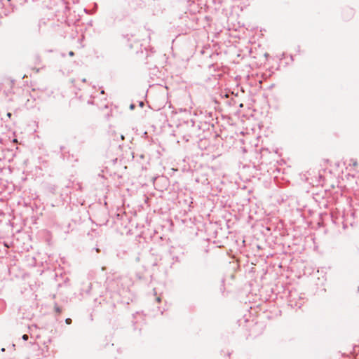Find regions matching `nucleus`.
Wrapping results in <instances>:
<instances>
[{
    "label": "nucleus",
    "instance_id": "1",
    "mask_svg": "<svg viewBox=\"0 0 359 359\" xmlns=\"http://www.w3.org/2000/svg\"><path fill=\"white\" fill-rule=\"evenodd\" d=\"M55 312L57 313H61V309L58 306H55Z\"/></svg>",
    "mask_w": 359,
    "mask_h": 359
},
{
    "label": "nucleus",
    "instance_id": "2",
    "mask_svg": "<svg viewBox=\"0 0 359 359\" xmlns=\"http://www.w3.org/2000/svg\"><path fill=\"white\" fill-rule=\"evenodd\" d=\"M22 339L25 340V341H27L28 339V335L27 334H24L22 336Z\"/></svg>",
    "mask_w": 359,
    "mask_h": 359
},
{
    "label": "nucleus",
    "instance_id": "3",
    "mask_svg": "<svg viewBox=\"0 0 359 359\" xmlns=\"http://www.w3.org/2000/svg\"><path fill=\"white\" fill-rule=\"evenodd\" d=\"M65 321L67 324H70L72 323V320L70 318H67Z\"/></svg>",
    "mask_w": 359,
    "mask_h": 359
},
{
    "label": "nucleus",
    "instance_id": "4",
    "mask_svg": "<svg viewBox=\"0 0 359 359\" xmlns=\"http://www.w3.org/2000/svg\"><path fill=\"white\" fill-rule=\"evenodd\" d=\"M357 165H358L357 161H353V166H357Z\"/></svg>",
    "mask_w": 359,
    "mask_h": 359
},
{
    "label": "nucleus",
    "instance_id": "5",
    "mask_svg": "<svg viewBox=\"0 0 359 359\" xmlns=\"http://www.w3.org/2000/svg\"><path fill=\"white\" fill-rule=\"evenodd\" d=\"M11 116H12V114H11V113H10V112H8V113H7V116H8V118H11Z\"/></svg>",
    "mask_w": 359,
    "mask_h": 359
},
{
    "label": "nucleus",
    "instance_id": "6",
    "mask_svg": "<svg viewBox=\"0 0 359 359\" xmlns=\"http://www.w3.org/2000/svg\"><path fill=\"white\" fill-rule=\"evenodd\" d=\"M69 55L70 56H73V55H74V53H73L72 51H70V52H69Z\"/></svg>",
    "mask_w": 359,
    "mask_h": 359
}]
</instances>
